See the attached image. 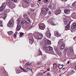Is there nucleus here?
I'll return each instance as SVG.
<instances>
[{
	"label": "nucleus",
	"mask_w": 76,
	"mask_h": 76,
	"mask_svg": "<svg viewBox=\"0 0 76 76\" xmlns=\"http://www.w3.org/2000/svg\"><path fill=\"white\" fill-rule=\"evenodd\" d=\"M47 19H48V18H47Z\"/></svg>",
	"instance_id": "nucleus-60"
},
{
	"label": "nucleus",
	"mask_w": 76,
	"mask_h": 76,
	"mask_svg": "<svg viewBox=\"0 0 76 76\" xmlns=\"http://www.w3.org/2000/svg\"><path fill=\"white\" fill-rule=\"evenodd\" d=\"M4 9V7L3 6H1L0 7V12H2Z\"/></svg>",
	"instance_id": "nucleus-14"
},
{
	"label": "nucleus",
	"mask_w": 76,
	"mask_h": 76,
	"mask_svg": "<svg viewBox=\"0 0 76 76\" xmlns=\"http://www.w3.org/2000/svg\"><path fill=\"white\" fill-rule=\"evenodd\" d=\"M61 75H60L59 76H61Z\"/></svg>",
	"instance_id": "nucleus-57"
},
{
	"label": "nucleus",
	"mask_w": 76,
	"mask_h": 76,
	"mask_svg": "<svg viewBox=\"0 0 76 76\" xmlns=\"http://www.w3.org/2000/svg\"><path fill=\"white\" fill-rule=\"evenodd\" d=\"M55 36L57 37H59L61 36V35L60 34H59L58 32H57L55 34Z\"/></svg>",
	"instance_id": "nucleus-15"
},
{
	"label": "nucleus",
	"mask_w": 76,
	"mask_h": 76,
	"mask_svg": "<svg viewBox=\"0 0 76 76\" xmlns=\"http://www.w3.org/2000/svg\"><path fill=\"white\" fill-rule=\"evenodd\" d=\"M31 13V12H28V15H30V14Z\"/></svg>",
	"instance_id": "nucleus-50"
},
{
	"label": "nucleus",
	"mask_w": 76,
	"mask_h": 76,
	"mask_svg": "<svg viewBox=\"0 0 76 76\" xmlns=\"http://www.w3.org/2000/svg\"><path fill=\"white\" fill-rule=\"evenodd\" d=\"M61 1H63V0H61Z\"/></svg>",
	"instance_id": "nucleus-58"
},
{
	"label": "nucleus",
	"mask_w": 76,
	"mask_h": 76,
	"mask_svg": "<svg viewBox=\"0 0 76 76\" xmlns=\"http://www.w3.org/2000/svg\"><path fill=\"white\" fill-rule=\"evenodd\" d=\"M8 25L9 26H12L13 25V21L10 20L8 23Z\"/></svg>",
	"instance_id": "nucleus-5"
},
{
	"label": "nucleus",
	"mask_w": 76,
	"mask_h": 76,
	"mask_svg": "<svg viewBox=\"0 0 76 76\" xmlns=\"http://www.w3.org/2000/svg\"><path fill=\"white\" fill-rule=\"evenodd\" d=\"M20 72H21L19 70H18L16 71L17 73H20Z\"/></svg>",
	"instance_id": "nucleus-43"
},
{
	"label": "nucleus",
	"mask_w": 76,
	"mask_h": 76,
	"mask_svg": "<svg viewBox=\"0 0 76 76\" xmlns=\"http://www.w3.org/2000/svg\"><path fill=\"white\" fill-rule=\"evenodd\" d=\"M27 20H28V21L29 22H30V20H29V18H27Z\"/></svg>",
	"instance_id": "nucleus-49"
},
{
	"label": "nucleus",
	"mask_w": 76,
	"mask_h": 76,
	"mask_svg": "<svg viewBox=\"0 0 76 76\" xmlns=\"http://www.w3.org/2000/svg\"><path fill=\"white\" fill-rule=\"evenodd\" d=\"M69 51H70L71 52H73V48L72 47H70L69 49Z\"/></svg>",
	"instance_id": "nucleus-21"
},
{
	"label": "nucleus",
	"mask_w": 76,
	"mask_h": 76,
	"mask_svg": "<svg viewBox=\"0 0 76 76\" xmlns=\"http://www.w3.org/2000/svg\"><path fill=\"white\" fill-rule=\"evenodd\" d=\"M23 22H24L22 20L21 22V25L22 26H23V24H24V23H23Z\"/></svg>",
	"instance_id": "nucleus-35"
},
{
	"label": "nucleus",
	"mask_w": 76,
	"mask_h": 76,
	"mask_svg": "<svg viewBox=\"0 0 76 76\" xmlns=\"http://www.w3.org/2000/svg\"><path fill=\"white\" fill-rule=\"evenodd\" d=\"M47 72V71H45V72H43V73H46Z\"/></svg>",
	"instance_id": "nucleus-53"
},
{
	"label": "nucleus",
	"mask_w": 76,
	"mask_h": 76,
	"mask_svg": "<svg viewBox=\"0 0 76 76\" xmlns=\"http://www.w3.org/2000/svg\"><path fill=\"white\" fill-rule=\"evenodd\" d=\"M2 22L1 21L0 22V26H3V25H2V24H1Z\"/></svg>",
	"instance_id": "nucleus-45"
},
{
	"label": "nucleus",
	"mask_w": 76,
	"mask_h": 76,
	"mask_svg": "<svg viewBox=\"0 0 76 76\" xmlns=\"http://www.w3.org/2000/svg\"><path fill=\"white\" fill-rule=\"evenodd\" d=\"M17 22L18 23H18H20V19H18L17 20Z\"/></svg>",
	"instance_id": "nucleus-42"
},
{
	"label": "nucleus",
	"mask_w": 76,
	"mask_h": 76,
	"mask_svg": "<svg viewBox=\"0 0 76 76\" xmlns=\"http://www.w3.org/2000/svg\"><path fill=\"white\" fill-rule=\"evenodd\" d=\"M48 0H44V2L46 3H47V2H48Z\"/></svg>",
	"instance_id": "nucleus-40"
},
{
	"label": "nucleus",
	"mask_w": 76,
	"mask_h": 76,
	"mask_svg": "<svg viewBox=\"0 0 76 76\" xmlns=\"http://www.w3.org/2000/svg\"><path fill=\"white\" fill-rule=\"evenodd\" d=\"M64 25H67V20L66 19H65L64 21Z\"/></svg>",
	"instance_id": "nucleus-24"
},
{
	"label": "nucleus",
	"mask_w": 76,
	"mask_h": 76,
	"mask_svg": "<svg viewBox=\"0 0 76 76\" xmlns=\"http://www.w3.org/2000/svg\"><path fill=\"white\" fill-rule=\"evenodd\" d=\"M54 50L56 51H58V48L57 47L55 46L54 47Z\"/></svg>",
	"instance_id": "nucleus-29"
},
{
	"label": "nucleus",
	"mask_w": 76,
	"mask_h": 76,
	"mask_svg": "<svg viewBox=\"0 0 76 76\" xmlns=\"http://www.w3.org/2000/svg\"><path fill=\"white\" fill-rule=\"evenodd\" d=\"M48 9L45 8H43L41 10L42 12L44 15H46L47 13V11H48Z\"/></svg>",
	"instance_id": "nucleus-2"
},
{
	"label": "nucleus",
	"mask_w": 76,
	"mask_h": 76,
	"mask_svg": "<svg viewBox=\"0 0 76 76\" xmlns=\"http://www.w3.org/2000/svg\"><path fill=\"white\" fill-rule=\"evenodd\" d=\"M56 67H57V65H56V64H53V69H55V68Z\"/></svg>",
	"instance_id": "nucleus-32"
},
{
	"label": "nucleus",
	"mask_w": 76,
	"mask_h": 76,
	"mask_svg": "<svg viewBox=\"0 0 76 76\" xmlns=\"http://www.w3.org/2000/svg\"><path fill=\"white\" fill-rule=\"evenodd\" d=\"M12 4V2H11V1L10 0H8L7 1V4L8 6H10Z\"/></svg>",
	"instance_id": "nucleus-10"
},
{
	"label": "nucleus",
	"mask_w": 76,
	"mask_h": 76,
	"mask_svg": "<svg viewBox=\"0 0 76 76\" xmlns=\"http://www.w3.org/2000/svg\"><path fill=\"white\" fill-rule=\"evenodd\" d=\"M25 15H24V16Z\"/></svg>",
	"instance_id": "nucleus-59"
},
{
	"label": "nucleus",
	"mask_w": 76,
	"mask_h": 76,
	"mask_svg": "<svg viewBox=\"0 0 76 76\" xmlns=\"http://www.w3.org/2000/svg\"><path fill=\"white\" fill-rule=\"evenodd\" d=\"M39 55H41L42 56V52H40V51L38 52Z\"/></svg>",
	"instance_id": "nucleus-39"
},
{
	"label": "nucleus",
	"mask_w": 76,
	"mask_h": 76,
	"mask_svg": "<svg viewBox=\"0 0 76 76\" xmlns=\"http://www.w3.org/2000/svg\"><path fill=\"white\" fill-rule=\"evenodd\" d=\"M47 42L48 44H51V41L48 39H47Z\"/></svg>",
	"instance_id": "nucleus-28"
},
{
	"label": "nucleus",
	"mask_w": 76,
	"mask_h": 76,
	"mask_svg": "<svg viewBox=\"0 0 76 76\" xmlns=\"http://www.w3.org/2000/svg\"><path fill=\"white\" fill-rule=\"evenodd\" d=\"M76 27V23H74L72 25L71 28L73 29H75V28Z\"/></svg>",
	"instance_id": "nucleus-12"
},
{
	"label": "nucleus",
	"mask_w": 76,
	"mask_h": 76,
	"mask_svg": "<svg viewBox=\"0 0 76 76\" xmlns=\"http://www.w3.org/2000/svg\"><path fill=\"white\" fill-rule=\"evenodd\" d=\"M29 41L30 44H32V43H33V42H34V39L33 38H30Z\"/></svg>",
	"instance_id": "nucleus-8"
},
{
	"label": "nucleus",
	"mask_w": 76,
	"mask_h": 76,
	"mask_svg": "<svg viewBox=\"0 0 76 76\" xmlns=\"http://www.w3.org/2000/svg\"><path fill=\"white\" fill-rule=\"evenodd\" d=\"M51 33H50V31L49 30H48L47 31L46 34V36L47 37V38H49L51 37Z\"/></svg>",
	"instance_id": "nucleus-3"
},
{
	"label": "nucleus",
	"mask_w": 76,
	"mask_h": 76,
	"mask_svg": "<svg viewBox=\"0 0 76 76\" xmlns=\"http://www.w3.org/2000/svg\"><path fill=\"white\" fill-rule=\"evenodd\" d=\"M6 16H5L4 17V19H6Z\"/></svg>",
	"instance_id": "nucleus-51"
},
{
	"label": "nucleus",
	"mask_w": 76,
	"mask_h": 76,
	"mask_svg": "<svg viewBox=\"0 0 76 76\" xmlns=\"http://www.w3.org/2000/svg\"><path fill=\"white\" fill-rule=\"evenodd\" d=\"M66 29V30L70 29V24H68L67 26H65Z\"/></svg>",
	"instance_id": "nucleus-11"
},
{
	"label": "nucleus",
	"mask_w": 76,
	"mask_h": 76,
	"mask_svg": "<svg viewBox=\"0 0 76 76\" xmlns=\"http://www.w3.org/2000/svg\"><path fill=\"white\" fill-rule=\"evenodd\" d=\"M47 50L48 51H51L53 50V48L49 46L47 48Z\"/></svg>",
	"instance_id": "nucleus-13"
},
{
	"label": "nucleus",
	"mask_w": 76,
	"mask_h": 76,
	"mask_svg": "<svg viewBox=\"0 0 76 76\" xmlns=\"http://www.w3.org/2000/svg\"><path fill=\"white\" fill-rule=\"evenodd\" d=\"M48 22L51 25L53 26H56L57 24L54 23V19L53 18H50L48 21Z\"/></svg>",
	"instance_id": "nucleus-1"
},
{
	"label": "nucleus",
	"mask_w": 76,
	"mask_h": 76,
	"mask_svg": "<svg viewBox=\"0 0 76 76\" xmlns=\"http://www.w3.org/2000/svg\"><path fill=\"white\" fill-rule=\"evenodd\" d=\"M27 70H29V71H30V70H31H31L32 71V69H31V67L29 68L28 67L27 68Z\"/></svg>",
	"instance_id": "nucleus-34"
},
{
	"label": "nucleus",
	"mask_w": 76,
	"mask_h": 76,
	"mask_svg": "<svg viewBox=\"0 0 76 76\" xmlns=\"http://www.w3.org/2000/svg\"><path fill=\"white\" fill-rule=\"evenodd\" d=\"M37 38L38 39H41L42 38V35L40 34H39L38 36L37 37Z\"/></svg>",
	"instance_id": "nucleus-7"
},
{
	"label": "nucleus",
	"mask_w": 76,
	"mask_h": 76,
	"mask_svg": "<svg viewBox=\"0 0 76 76\" xmlns=\"http://www.w3.org/2000/svg\"><path fill=\"white\" fill-rule=\"evenodd\" d=\"M24 2L26 3H29L31 2V0H23Z\"/></svg>",
	"instance_id": "nucleus-18"
},
{
	"label": "nucleus",
	"mask_w": 76,
	"mask_h": 76,
	"mask_svg": "<svg viewBox=\"0 0 76 76\" xmlns=\"http://www.w3.org/2000/svg\"><path fill=\"white\" fill-rule=\"evenodd\" d=\"M42 49L43 51H45L46 53H47V46H44L42 47Z\"/></svg>",
	"instance_id": "nucleus-9"
},
{
	"label": "nucleus",
	"mask_w": 76,
	"mask_h": 76,
	"mask_svg": "<svg viewBox=\"0 0 76 76\" xmlns=\"http://www.w3.org/2000/svg\"><path fill=\"white\" fill-rule=\"evenodd\" d=\"M12 1H13V2H14L15 3H16L17 1H18V0H11Z\"/></svg>",
	"instance_id": "nucleus-38"
},
{
	"label": "nucleus",
	"mask_w": 76,
	"mask_h": 76,
	"mask_svg": "<svg viewBox=\"0 0 76 76\" xmlns=\"http://www.w3.org/2000/svg\"><path fill=\"white\" fill-rule=\"evenodd\" d=\"M76 1H75L74 2L73 4H72V6H75L76 5Z\"/></svg>",
	"instance_id": "nucleus-33"
},
{
	"label": "nucleus",
	"mask_w": 76,
	"mask_h": 76,
	"mask_svg": "<svg viewBox=\"0 0 76 76\" xmlns=\"http://www.w3.org/2000/svg\"><path fill=\"white\" fill-rule=\"evenodd\" d=\"M42 56V58L43 60H45V58H47V57L45 55H43Z\"/></svg>",
	"instance_id": "nucleus-22"
},
{
	"label": "nucleus",
	"mask_w": 76,
	"mask_h": 76,
	"mask_svg": "<svg viewBox=\"0 0 76 76\" xmlns=\"http://www.w3.org/2000/svg\"><path fill=\"white\" fill-rule=\"evenodd\" d=\"M24 23H25V24H29V23L27 22V21H24Z\"/></svg>",
	"instance_id": "nucleus-44"
},
{
	"label": "nucleus",
	"mask_w": 76,
	"mask_h": 76,
	"mask_svg": "<svg viewBox=\"0 0 76 76\" xmlns=\"http://www.w3.org/2000/svg\"><path fill=\"white\" fill-rule=\"evenodd\" d=\"M58 67L59 69H62L63 67V65H61L59 64L58 66Z\"/></svg>",
	"instance_id": "nucleus-17"
},
{
	"label": "nucleus",
	"mask_w": 76,
	"mask_h": 76,
	"mask_svg": "<svg viewBox=\"0 0 76 76\" xmlns=\"http://www.w3.org/2000/svg\"><path fill=\"white\" fill-rule=\"evenodd\" d=\"M38 1H41V0H38Z\"/></svg>",
	"instance_id": "nucleus-56"
},
{
	"label": "nucleus",
	"mask_w": 76,
	"mask_h": 76,
	"mask_svg": "<svg viewBox=\"0 0 76 76\" xmlns=\"http://www.w3.org/2000/svg\"><path fill=\"white\" fill-rule=\"evenodd\" d=\"M45 26H40L39 27V28L40 29H42V30H43L44 29H45Z\"/></svg>",
	"instance_id": "nucleus-20"
},
{
	"label": "nucleus",
	"mask_w": 76,
	"mask_h": 76,
	"mask_svg": "<svg viewBox=\"0 0 76 76\" xmlns=\"http://www.w3.org/2000/svg\"><path fill=\"white\" fill-rule=\"evenodd\" d=\"M31 64L29 62H27L26 63V66H30Z\"/></svg>",
	"instance_id": "nucleus-23"
},
{
	"label": "nucleus",
	"mask_w": 76,
	"mask_h": 76,
	"mask_svg": "<svg viewBox=\"0 0 76 76\" xmlns=\"http://www.w3.org/2000/svg\"><path fill=\"white\" fill-rule=\"evenodd\" d=\"M67 63L68 64H69V63H70V62L69 61H68Z\"/></svg>",
	"instance_id": "nucleus-52"
},
{
	"label": "nucleus",
	"mask_w": 76,
	"mask_h": 76,
	"mask_svg": "<svg viewBox=\"0 0 76 76\" xmlns=\"http://www.w3.org/2000/svg\"><path fill=\"white\" fill-rule=\"evenodd\" d=\"M63 42L62 41V39H60L58 42V44H63Z\"/></svg>",
	"instance_id": "nucleus-27"
},
{
	"label": "nucleus",
	"mask_w": 76,
	"mask_h": 76,
	"mask_svg": "<svg viewBox=\"0 0 76 76\" xmlns=\"http://www.w3.org/2000/svg\"><path fill=\"white\" fill-rule=\"evenodd\" d=\"M60 12H61V10H60V8H58L55 11V14L56 15H58L60 14Z\"/></svg>",
	"instance_id": "nucleus-4"
},
{
	"label": "nucleus",
	"mask_w": 76,
	"mask_h": 76,
	"mask_svg": "<svg viewBox=\"0 0 76 76\" xmlns=\"http://www.w3.org/2000/svg\"><path fill=\"white\" fill-rule=\"evenodd\" d=\"M65 69V68H64L62 69V70H64Z\"/></svg>",
	"instance_id": "nucleus-55"
},
{
	"label": "nucleus",
	"mask_w": 76,
	"mask_h": 76,
	"mask_svg": "<svg viewBox=\"0 0 76 76\" xmlns=\"http://www.w3.org/2000/svg\"><path fill=\"white\" fill-rule=\"evenodd\" d=\"M8 34L9 35H12L13 34V32L12 31H10L8 32Z\"/></svg>",
	"instance_id": "nucleus-16"
},
{
	"label": "nucleus",
	"mask_w": 76,
	"mask_h": 76,
	"mask_svg": "<svg viewBox=\"0 0 76 76\" xmlns=\"http://www.w3.org/2000/svg\"><path fill=\"white\" fill-rule=\"evenodd\" d=\"M50 53L52 54H54V52L52 50L50 51Z\"/></svg>",
	"instance_id": "nucleus-37"
},
{
	"label": "nucleus",
	"mask_w": 76,
	"mask_h": 76,
	"mask_svg": "<svg viewBox=\"0 0 76 76\" xmlns=\"http://www.w3.org/2000/svg\"><path fill=\"white\" fill-rule=\"evenodd\" d=\"M15 7V4L14 3H13L11 6V8L12 9H13Z\"/></svg>",
	"instance_id": "nucleus-25"
},
{
	"label": "nucleus",
	"mask_w": 76,
	"mask_h": 76,
	"mask_svg": "<svg viewBox=\"0 0 76 76\" xmlns=\"http://www.w3.org/2000/svg\"><path fill=\"white\" fill-rule=\"evenodd\" d=\"M50 69H47L48 71H50Z\"/></svg>",
	"instance_id": "nucleus-54"
},
{
	"label": "nucleus",
	"mask_w": 76,
	"mask_h": 76,
	"mask_svg": "<svg viewBox=\"0 0 76 76\" xmlns=\"http://www.w3.org/2000/svg\"><path fill=\"white\" fill-rule=\"evenodd\" d=\"M16 35H17V33H15L14 34V36H15V37H16Z\"/></svg>",
	"instance_id": "nucleus-47"
},
{
	"label": "nucleus",
	"mask_w": 76,
	"mask_h": 76,
	"mask_svg": "<svg viewBox=\"0 0 76 76\" xmlns=\"http://www.w3.org/2000/svg\"><path fill=\"white\" fill-rule=\"evenodd\" d=\"M5 12L7 13H8V12H10V10H9V9H6L5 10Z\"/></svg>",
	"instance_id": "nucleus-31"
},
{
	"label": "nucleus",
	"mask_w": 76,
	"mask_h": 76,
	"mask_svg": "<svg viewBox=\"0 0 76 76\" xmlns=\"http://www.w3.org/2000/svg\"><path fill=\"white\" fill-rule=\"evenodd\" d=\"M48 13L49 15H51V12L49 11L48 12Z\"/></svg>",
	"instance_id": "nucleus-46"
},
{
	"label": "nucleus",
	"mask_w": 76,
	"mask_h": 76,
	"mask_svg": "<svg viewBox=\"0 0 76 76\" xmlns=\"http://www.w3.org/2000/svg\"><path fill=\"white\" fill-rule=\"evenodd\" d=\"M64 12L65 14L66 15H68L70 14V11L68 9H66L64 10Z\"/></svg>",
	"instance_id": "nucleus-6"
},
{
	"label": "nucleus",
	"mask_w": 76,
	"mask_h": 76,
	"mask_svg": "<svg viewBox=\"0 0 76 76\" xmlns=\"http://www.w3.org/2000/svg\"><path fill=\"white\" fill-rule=\"evenodd\" d=\"M20 69H21L22 70H23V71L24 72H26V71L25 70L23 69L22 68V67H21V66H20Z\"/></svg>",
	"instance_id": "nucleus-30"
},
{
	"label": "nucleus",
	"mask_w": 76,
	"mask_h": 76,
	"mask_svg": "<svg viewBox=\"0 0 76 76\" xmlns=\"http://www.w3.org/2000/svg\"><path fill=\"white\" fill-rule=\"evenodd\" d=\"M20 26H18V25L17 27V29L19 31L20 30Z\"/></svg>",
	"instance_id": "nucleus-26"
},
{
	"label": "nucleus",
	"mask_w": 76,
	"mask_h": 76,
	"mask_svg": "<svg viewBox=\"0 0 76 76\" xmlns=\"http://www.w3.org/2000/svg\"><path fill=\"white\" fill-rule=\"evenodd\" d=\"M48 8L50 9H52V7L51 5H49L48 6Z\"/></svg>",
	"instance_id": "nucleus-41"
},
{
	"label": "nucleus",
	"mask_w": 76,
	"mask_h": 76,
	"mask_svg": "<svg viewBox=\"0 0 76 76\" xmlns=\"http://www.w3.org/2000/svg\"><path fill=\"white\" fill-rule=\"evenodd\" d=\"M58 54L59 55H61V52L60 51L58 53Z\"/></svg>",
	"instance_id": "nucleus-48"
},
{
	"label": "nucleus",
	"mask_w": 76,
	"mask_h": 76,
	"mask_svg": "<svg viewBox=\"0 0 76 76\" xmlns=\"http://www.w3.org/2000/svg\"><path fill=\"white\" fill-rule=\"evenodd\" d=\"M64 45H61V50H63V49H64V48H65V46Z\"/></svg>",
	"instance_id": "nucleus-19"
},
{
	"label": "nucleus",
	"mask_w": 76,
	"mask_h": 76,
	"mask_svg": "<svg viewBox=\"0 0 76 76\" xmlns=\"http://www.w3.org/2000/svg\"><path fill=\"white\" fill-rule=\"evenodd\" d=\"M23 35V33H20V37H22V36Z\"/></svg>",
	"instance_id": "nucleus-36"
}]
</instances>
